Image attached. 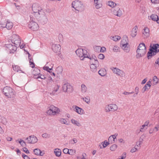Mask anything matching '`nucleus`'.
I'll return each mask as SVG.
<instances>
[{"mask_svg": "<svg viewBox=\"0 0 159 159\" xmlns=\"http://www.w3.org/2000/svg\"><path fill=\"white\" fill-rule=\"evenodd\" d=\"M40 73V70L37 68H35L32 72L34 75V78H35V76L37 77Z\"/></svg>", "mask_w": 159, "mask_h": 159, "instance_id": "a878e982", "label": "nucleus"}, {"mask_svg": "<svg viewBox=\"0 0 159 159\" xmlns=\"http://www.w3.org/2000/svg\"><path fill=\"white\" fill-rule=\"evenodd\" d=\"M138 150V148H137V144H136L135 146V147L133 148L130 150V152L132 153H133L137 151Z\"/></svg>", "mask_w": 159, "mask_h": 159, "instance_id": "603ef678", "label": "nucleus"}, {"mask_svg": "<svg viewBox=\"0 0 159 159\" xmlns=\"http://www.w3.org/2000/svg\"><path fill=\"white\" fill-rule=\"evenodd\" d=\"M98 73L102 76H104L107 74V71L105 69H101L98 71Z\"/></svg>", "mask_w": 159, "mask_h": 159, "instance_id": "cd10ccee", "label": "nucleus"}, {"mask_svg": "<svg viewBox=\"0 0 159 159\" xmlns=\"http://www.w3.org/2000/svg\"><path fill=\"white\" fill-rule=\"evenodd\" d=\"M63 91L65 92H71L72 90V87L68 83H65L62 86Z\"/></svg>", "mask_w": 159, "mask_h": 159, "instance_id": "dca6fc26", "label": "nucleus"}, {"mask_svg": "<svg viewBox=\"0 0 159 159\" xmlns=\"http://www.w3.org/2000/svg\"><path fill=\"white\" fill-rule=\"evenodd\" d=\"M39 78H40L41 79H44L46 78V77L44 75L40 74V73L37 77L35 76V79H38Z\"/></svg>", "mask_w": 159, "mask_h": 159, "instance_id": "a19ab883", "label": "nucleus"}, {"mask_svg": "<svg viewBox=\"0 0 159 159\" xmlns=\"http://www.w3.org/2000/svg\"><path fill=\"white\" fill-rule=\"evenodd\" d=\"M81 99L88 104H89L90 102V99L89 97L87 96L85 98H82Z\"/></svg>", "mask_w": 159, "mask_h": 159, "instance_id": "f704fd0d", "label": "nucleus"}, {"mask_svg": "<svg viewBox=\"0 0 159 159\" xmlns=\"http://www.w3.org/2000/svg\"><path fill=\"white\" fill-rule=\"evenodd\" d=\"M0 122L3 124L6 125L7 123V120L6 118L3 116H0Z\"/></svg>", "mask_w": 159, "mask_h": 159, "instance_id": "c85d7f7f", "label": "nucleus"}, {"mask_svg": "<svg viewBox=\"0 0 159 159\" xmlns=\"http://www.w3.org/2000/svg\"><path fill=\"white\" fill-rule=\"evenodd\" d=\"M62 34H59L58 35V38L60 42L62 40Z\"/></svg>", "mask_w": 159, "mask_h": 159, "instance_id": "0e129e2a", "label": "nucleus"}, {"mask_svg": "<svg viewBox=\"0 0 159 159\" xmlns=\"http://www.w3.org/2000/svg\"><path fill=\"white\" fill-rule=\"evenodd\" d=\"M108 5L110 7H111L112 8H115V7L116 6V4L112 1H109L108 2Z\"/></svg>", "mask_w": 159, "mask_h": 159, "instance_id": "c9c22d12", "label": "nucleus"}, {"mask_svg": "<svg viewBox=\"0 0 159 159\" xmlns=\"http://www.w3.org/2000/svg\"><path fill=\"white\" fill-rule=\"evenodd\" d=\"M111 69L113 72L118 76L122 77L125 75V72L118 68L112 67Z\"/></svg>", "mask_w": 159, "mask_h": 159, "instance_id": "ddd939ff", "label": "nucleus"}, {"mask_svg": "<svg viewBox=\"0 0 159 159\" xmlns=\"http://www.w3.org/2000/svg\"><path fill=\"white\" fill-rule=\"evenodd\" d=\"M151 2L154 4H158L159 3V0H151Z\"/></svg>", "mask_w": 159, "mask_h": 159, "instance_id": "bf43d9fd", "label": "nucleus"}, {"mask_svg": "<svg viewBox=\"0 0 159 159\" xmlns=\"http://www.w3.org/2000/svg\"><path fill=\"white\" fill-rule=\"evenodd\" d=\"M134 93V92H128L126 91H125L123 93V94L125 95H128L130 94Z\"/></svg>", "mask_w": 159, "mask_h": 159, "instance_id": "052dcab7", "label": "nucleus"}, {"mask_svg": "<svg viewBox=\"0 0 159 159\" xmlns=\"http://www.w3.org/2000/svg\"><path fill=\"white\" fill-rule=\"evenodd\" d=\"M118 134H115L114 135H112L111 136L113 137V141H115V139L116 138Z\"/></svg>", "mask_w": 159, "mask_h": 159, "instance_id": "e2e57ef3", "label": "nucleus"}, {"mask_svg": "<svg viewBox=\"0 0 159 159\" xmlns=\"http://www.w3.org/2000/svg\"><path fill=\"white\" fill-rule=\"evenodd\" d=\"M135 94L133 96L134 97H135L136 95H137L139 92V88L138 87H135Z\"/></svg>", "mask_w": 159, "mask_h": 159, "instance_id": "864d4df0", "label": "nucleus"}, {"mask_svg": "<svg viewBox=\"0 0 159 159\" xmlns=\"http://www.w3.org/2000/svg\"><path fill=\"white\" fill-rule=\"evenodd\" d=\"M117 148V145L116 144H113L111 146L110 149L112 151H115Z\"/></svg>", "mask_w": 159, "mask_h": 159, "instance_id": "58836bf2", "label": "nucleus"}, {"mask_svg": "<svg viewBox=\"0 0 159 159\" xmlns=\"http://www.w3.org/2000/svg\"><path fill=\"white\" fill-rule=\"evenodd\" d=\"M5 25V27L8 30H10L13 27V24L9 20H7L6 25Z\"/></svg>", "mask_w": 159, "mask_h": 159, "instance_id": "bb28decb", "label": "nucleus"}, {"mask_svg": "<svg viewBox=\"0 0 159 159\" xmlns=\"http://www.w3.org/2000/svg\"><path fill=\"white\" fill-rule=\"evenodd\" d=\"M120 45L122 48L125 52H129L130 50V48L128 40L126 41L125 39H123L121 42Z\"/></svg>", "mask_w": 159, "mask_h": 159, "instance_id": "9b49d317", "label": "nucleus"}, {"mask_svg": "<svg viewBox=\"0 0 159 159\" xmlns=\"http://www.w3.org/2000/svg\"><path fill=\"white\" fill-rule=\"evenodd\" d=\"M126 157V153L124 152L120 157L117 159H125Z\"/></svg>", "mask_w": 159, "mask_h": 159, "instance_id": "8fccbe9b", "label": "nucleus"}, {"mask_svg": "<svg viewBox=\"0 0 159 159\" xmlns=\"http://www.w3.org/2000/svg\"><path fill=\"white\" fill-rule=\"evenodd\" d=\"M98 58L100 59H103L104 58V56L103 54H100L98 56Z\"/></svg>", "mask_w": 159, "mask_h": 159, "instance_id": "5fc2aeb1", "label": "nucleus"}, {"mask_svg": "<svg viewBox=\"0 0 159 159\" xmlns=\"http://www.w3.org/2000/svg\"><path fill=\"white\" fill-rule=\"evenodd\" d=\"M59 121L61 122V123L66 124V125H68V123H67V121L64 118H60L59 119Z\"/></svg>", "mask_w": 159, "mask_h": 159, "instance_id": "a18cd8bd", "label": "nucleus"}, {"mask_svg": "<svg viewBox=\"0 0 159 159\" xmlns=\"http://www.w3.org/2000/svg\"><path fill=\"white\" fill-rule=\"evenodd\" d=\"M17 45L11 44H7L5 45L6 47L10 50V53H13L16 51Z\"/></svg>", "mask_w": 159, "mask_h": 159, "instance_id": "f3484780", "label": "nucleus"}, {"mask_svg": "<svg viewBox=\"0 0 159 159\" xmlns=\"http://www.w3.org/2000/svg\"><path fill=\"white\" fill-rule=\"evenodd\" d=\"M146 47L144 43H141L139 44L137 50V54L136 57L139 58L143 57L146 52Z\"/></svg>", "mask_w": 159, "mask_h": 159, "instance_id": "7ed1b4c3", "label": "nucleus"}, {"mask_svg": "<svg viewBox=\"0 0 159 159\" xmlns=\"http://www.w3.org/2000/svg\"><path fill=\"white\" fill-rule=\"evenodd\" d=\"M111 11L114 15L119 17L121 16L123 14L122 11L118 7L112 8Z\"/></svg>", "mask_w": 159, "mask_h": 159, "instance_id": "2eb2a0df", "label": "nucleus"}, {"mask_svg": "<svg viewBox=\"0 0 159 159\" xmlns=\"http://www.w3.org/2000/svg\"><path fill=\"white\" fill-rule=\"evenodd\" d=\"M102 144L103 145V148H105L110 144V143L108 142L107 140H105L102 143Z\"/></svg>", "mask_w": 159, "mask_h": 159, "instance_id": "49530a36", "label": "nucleus"}, {"mask_svg": "<svg viewBox=\"0 0 159 159\" xmlns=\"http://www.w3.org/2000/svg\"><path fill=\"white\" fill-rule=\"evenodd\" d=\"M149 122H146L144 125H142L140 129V131L143 132L147 128V126L148 125Z\"/></svg>", "mask_w": 159, "mask_h": 159, "instance_id": "c756f323", "label": "nucleus"}, {"mask_svg": "<svg viewBox=\"0 0 159 159\" xmlns=\"http://www.w3.org/2000/svg\"><path fill=\"white\" fill-rule=\"evenodd\" d=\"M145 136L143 134L141 136L140 138L139 139V143L138 145H137V148L138 147H140V145L142 144V143L143 141V139L145 138Z\"/></svg>", "mask_w": 159, "mask_h": 159, "instance_id": "473e14b6", "label": "nucleus"}, {"mask_svg": "<svg viewBox=\"0 0 159 159\" xmlns=\"http://www.w3.org/2000/svg\"><path fill=\"white\" fill-rule=\"evenodd\" d=\"M150 18L151 19L154 21H156L157 20H158V17L155 14H152L150 16Z\"/></svg>", "mask_w": 159, "mask_h": 159, "instance_id": "e433bc0d", "label": "nucleus"}, {"mask_svg": "<svg viewBox=\"0 0 159 159\" xmlns=\"http://www.w3.org/2000/svg\"><path fill=\"white\" fill-rule=\"evenodd\" d=\"M142 33L145 37L147 38L149 35V30L147 27H145L143 30Z\"/></svg>", "mask_w": 159, "mask_h": 159, "instance_id": "b1692460", "label": "nucleus"}, {"mask_svg": "<svg viewBox=\"0 0 159 159\" xmlns=\"http://www.w3.org/2000/svg\"><path fill=\"white\" fill-rule=\"evenodd\" d=\"M159 52V45L158 44L151 45L149 51L148 53V59H151L152 56L155 55Z\"/></svg>", "mask_w": 159, "mask_h": 159, "instance_id": "f03ea898", "label": "nucleus"}, {"mask_svg": "<svg viewBox=\"0 0 159 159\" xmlns=\"http://www.w3.org/2000/svg\"><path fill=\"white\" fill-rule=\"evenodd\" d=\"M42 136L43 138L45 139L49 138L50 137V134L47 133H45L42 134Z\"/></svg>", "mask_w": 159, "mask_h": 159, "instance_id": "ea45409f", "label": "nucleus"}, {"mask_svg": "<svg viewBox=\"0 0 159 159\" xmlns=\"http://www.w3.org/2000/svg\"><path fill=\"white\" fill-rule=\"evenodd\" d=\"M81 91L83 93H85L87 92L88 89L85 85L82 84L81 85Z\"/></svg>", "mask_w": 159, "mask_h": 159, "instance_id": "2f4dec72", "label": "nucleus"}, {"mask_svg": "<svg viewBox=\"0 0 159 159\" xmlns=\"http://www.w3.org/2000/svg\"><path fill=\"white\" fill-rule=\"evenodd\" d=\"M19 142L20 145L22 147H25L26 146V142H25L23 140L20 139Z\"/></svg>", "mask_w": 159, "mask_h": 159, "instance_id": "c03bdc74", "label": "nucleus"}, {"mask_svg": "<svg viewBox=\"0 0 159 159\" xmlns=\"http://www.w3.org/2000/svg\"><path fill=\"white\" fill-rule=\"evenodd\" d=\"M72 7L75 10L76 12H81L84 10V6L82 3L79 1H75L72 3Z\"/></svg>", "mask_w": 159, "mask_h": 159, "instance_id": "39448f33", "label": "nucleus"}, {"mask_svg": "<svg viewBox=\"0 0 159 159\" xmlns=\"http://www.w3.org/2000/svg\"><path fill=\"white\" fill-rule=\"evenodd\" d=\"M22 156L24 159H30L29 157L25 155L24 154H22Z\"/></svg>", "mask_w": 159, "mask_h": 159, "instance_id": "338daca9", "label": "nucleus"}, {"mask_svg": "<svg viewBox=\"0 0 159 159\" xmlns=\"http://www.w3.org/2000/svg\"><path fill=\"white\" fill-rule=\"evenodd\" d=\"M43 68L44 70H47V71H49V70H52V67L49 68L48 67L46 66H44Z\"/></svg>", "mask_w": 159, "mask_h": 159, "instance_id": "4d7b16f0", "label": "nucleus"}, {"mask_svg": "<svg viewBox=\"0 0 159 159\" xmlns=\"http://www.w3.org/2000/svg\"><path fill=\"white\" fill-rule=\"evenodd\" d=\"M118 109L117 106L114 104H111L105 106V111L107 112H114L116 111Z\"/></svg>", "mask_w": 159, "mask_h": 159, "instance_id": "9d476101", "label": "nucleus"}, {"mask_svg": "<svg viewBox=\"0 0 159 159\" xmlns=\"http://www.w3.org/2000/svg\"><path fill=\"white\" fill-rule=\"evenodd\" d=\"M150 87L145 84L143 88L142 92V93H144L148 89L150 88Z\"/></svg>", "mask_w": 159, "mask_h": 159, "instance_id": "de8ad7c7", "label": "nucleus"}, {"mask_svg": "<svg viewBox=\"0 0 159 159\" xmlns=\"http://www.w3.org/2000/svg\"><path fill=\"white\" fill-rule=\"evenodd\" d=\"M33 13L30 16H33L41 22L45 23L48 21V18L44 10L38 4L34 3L32 6Z\"/></svg>", "mask_w": 159, "mask_h": 159, "instance_id": "f257e3e1", "label": "nucleus"}, {"mask_svg": "<svg viewBox=\"0 0 159 159\" xmlns=\"http://www.w3.org/2000/svg\"><path fill=\"white\" fill-rule=\"evenodd\" d=\"M138 29V26L136 25L132 29L131 31L130 35L133 38H134L136 36Z\"/></svg>", "mask_w": 159, "mask_h": 159, "instance_id": "5701e85b", "label": "nucleus"}, {"mask_svg": "<svg viewBox=\"0 0 159 159\" xmlns=\"http://www.w3.org/2000/svg\"><path fill=\"white\" fill-rule=\"evenodd\" d=\"M30 19L29 24V28L33 31L38 30L39 28V26L38 24L35 21V18L33 17V16H30Z\"/></svg>", "mask_w": 159, "mask_h": 159, "instance_id": "0eeeda50", "label": "nucleus"}, {"mask_svg": "<svg viewBox=\"0 0 159 159\" xmlns=\"http://www.w3.org/2000/svg\"><path fill=\"white\" fill-rule=\"evenodd\" d=\"M61 48V46L59 44H53L52 45V50L55 52H59Z\"/></svg>", "mask_w": 159, "mask_h": 159, "instance_id": "a211bd4d", "label": "nucleus"}, {"mask_svg": "<svg viewBox=\"0 0 159 159\" xmlns=\"http://www.w3.org/2000/svg\"><path fill=\"white\" fill-rule=\"evenodd\" d=\"M75 52L77 55L80 57L81 60H84V59L86 58H88L89 59L90 57L89 56V53L86 50L79 48Z\"/></svg>", "mask_w": 159, "mask_h": 159, "instance_id": "20e7f679", "label": "nucleus"}, {"mask_svg": "<svg viewBox=\"0 0 159 159\" xmlns=\"http://www.w3.org/2000/svg\"><path fill=\"white\" fill-rule=\"evenodd\" d=\"M90 63L91 64L90 68L91 71L93 72H95L97 71V67L98 65V62L97 60H95L93 57H90Z\"/></svg>", "mask_w": 159, "mask_h": 159, "instance_id": "1a4fd4ad", "label": "nucleus"}, {"mask_svg": "<svg viewBox=\"0 0 159 159\" xmlns=\"http://www.w3.org/2000/svg\"><path fill=\"white\" fill-rule=\"evenodd\" d=\"M3 93L6 96L9 98H12L15 95L13 90L11 88L7 86L4 88Z\"/></svg>", "mask_w": 159, "mask_h": 159, "instance_id": "423d86ee", "label": "nucleus"}, {"mask_svg": "<svg viewBox=\"0 0 159 159\" xmlns=\"http://www.w3.org/2000/svg\"><path fill=\"white\" fill-rule=\"evenodd\" d=\"M11 39L12 43L15 45L18 46L20 43V40L19 36L15 34L12 35Z\"/></svg>", "mask_w": 159, "mask_h": 159, "instance_id": "f8f14e48", "label": "nucleus"}, {"mask_svg": "<svg viewBox=\"0 0 159 159\" xmlns=\"http://www.w3.org/2000/svg\"><path fill=\"white\" fill-rule=\"evenodd\" d=\"M60 111V110L59 108L52 105L50 107L49 109L47 111V113L49 116H53L58 114Z\"/></svg>", "mask_w": 159, "mask_h": 159, "instance_id": "6e6552de", "label": "nucleus"}, {"mask_svg": "<svg viewBox=\"0 0 159 159\" xmlns=\"http://www.w3.org/2000/svg\"><path fill=\"white\" fill-rule=\"evenodd\" d=\"M63 70V68L61 66H59L56 68L55 70V72L57 74V77L59 78L61 76Z\"/></svg>", "mask_w": 159, "mask_h": 159, "instance_id": "6ab92c4d", "label": "nucleus"}, {"mask_svg": "<svg viewBox=\"0 0 159 159\" xmlns=\"http://www.w3.org/2000/svg\"><path fill=\"white\" fill-rule=\"evenodd\" d=\"M75 152L76 151L75 150L70 149L69 150L68 154L71 155H74L75 154Z\"/></svg>", "mask_w": 159, "mask_h": 159, "instance_id": "09e8293b", "label": "nucleus"}, {"mask_svg": "<svg viewBox=\"0 0 159 159\" xmlns=\"http://www.w3.org/2000/svg\"><path fill=\"white\" fill-rule=\"evenodd\" d=\"M74 111L80 115H83L84 113V111L83 109L76 106H75Z\"/></svg>", "mask_w": 159, "mask_h": 159, "instance_id": "aec40b11", "label": "nucleus"}, {"mask_svg": "<svg viewBox=\"0 0 159 159\" xmlns=\"http://www.w3.org/2000/svg\"><path fill=\"white\" fill-rule=\"evenodd\" d=\"M60 87V86L57 85L56 86L55 88V89L53 90V91L52 92V93H51V94H52V95H54L55 94V93L58 91L59 88Z\"/></svg>", "mask_w": 159, "mask_h": 159, "instance_id": "37998d69", "label": "nucleus"}, {"mask_svg": "<svg viewBox=\"0 0 159 159\" xmlns=\"http://www.w3.org/2000/svg\"><path fill=\"white\" fill-rule=\"evenodd\" d=\"M94 3L95 7L97 9L100 8L102 6L101 0H94Z\"/></svg>", "mask_w": 159, "mask_h": 159, "instance_id": "4be33fe9", "label": "nucleus"}, {"mask_svg": "<svg viewBox=\"0 0 159 159\" xmlns=\"http://www.w3.org/2000/svg\"><path fill=\"white\" fill-rule=\"evenodd\" d=\"M108 142L109 143L110 142V143L111 144L115 142V141H113V137H112V136H111V135L109 137L108 139Z\"/></svg>", "mask_w": 159, "mask_h": 159, "instance_id": "3c124183", "label": "nucleus"}, {"mask_svg": "<svg viewBox=\"0 0 159 159\" xmlns=\"http://www.w3.org/2000/svg\"><path fill=\"white\" fill-rule=\"evenodd\" d=\"M119 48L117 46H115L113 48V51L115 52H117L119 50Z\"/></svg>", "mask_w": 159, "mask_h": 159, "instance_id": "6e6d98bb", "label": "nucleus"}, {"mask_svg": "<svg viewBox=\"0 0 159 159\" xmlns=\"http://www.w3.org/2000/svg\"><path fill=\"white\" fill-rule=\"evenodd\" d=\"M54 152L57 156L60 157L61 154V150L59 149L56 148L54 149Z\"/></svg>", "mask_w": 159, "mask_h": 159, "instance_id": "7c9ffc66", "label": "nucleus"}, {"mask_svg": "<svg viewBox=\"0 0 159 159\" xmlns=\"http://www.w3.org/2000/svg\"><path fill=\"white\" fill-rule=\"evenodd\" d=\"M110 39L114 41H116L120 39V37L118 35L115 36H111Z\"/></svg>", "mask_w": 159, "mask_h": 159, "instance_id": "72a5a7b5", "label": "nucleus"}, {"mask_svg": "<svg viewBox=\"0 0 159 159\" xmlns=\"http://www.w3.org/2000/svg\"><path fill=\"white\" fill-rule=\"evenodd\" d=\"M13 68L15 71L17 72H20L21 71V70H20V68L18 66L15 65H13Z\"/></svg>", "mask_w": 159, "mask_h": 159, "instance_id": "4c0bfd02", "label": "nucleus"}, {"mask_svg": "<svg viewBox=\"0 0 159 159\" xmlns=\"http://www.w3.org/2000/svg\"><path fill=\"white\" fill-rule=\"evenodd\" d=\"M118 140L119 141V142L120 143H125L124 141L123 140V139H118Z\"/></svg>", "mask_w": 159, "mask_h": 159, "instance_id": "774afa93", "label": "nucleus"}, {"mask_svg": "<svg viewBox=\"0 0 159 159\" xmlns=\"http://www.w3.org/2000/svg\"><path fill=\"white\" fill-rule=\"evenodd\" d=\"M34 152L35 155L37 156H42L44 153H43L40 149L39 148H36L34 150Z\"/></svg>", "mask_w": 159, "mask_h": 159, "instance_id": "393cba45", "label": "nucleus"}, {"mask_svg": "<svg viewBox=\"0 0 159 159\" xmlns=\"http://www.w3.org/2000/svg\"><path fill=\"white\" fill-rule=\"evenodd\" d=\"M152 80L153 82V84H157L159 82L158 79L157 77L156 76H155L153 77Z\"/></svg>", "mask_w": 159, "mask_h": 159, "instance_id": "79ce46f5", "label": "nucleus"}, {"mask_svg": "<svg viewBox=\"0 0 159 159\" xmlns=\"http://www.w3.org/2000/svg\"><path fill=\"white\" fill-rule=\"evenodd\" d=\"M63 152L65 154H68L69 152V149L68 148H64L63 150Z\"/></svg>", "mask_w": 159, "mask_h": 159, "instance_id": "13d9d810", "label": "nucleus"}, {"mask_svg": "<svg viewBox=\"0 0 159 159\" xmlns=\"http://www.w3.org/2000/svg\"><path fill=\"white\" fill-rule=\"evenodd\" d=\"M26 143L30 144L36 143L38 141V139L34 135H31L27 137L26 139Z\"/></svg>", "mask_w": 159, "mask_h": 159, "instance_id": "4468645a", "label": "nucleus"}, {"mask_svg": "<svg viewBox=\"0 0 159 159\" xmlns=\"http://www.w3.org/2000/svg\"><path fill=\"white\" fill-rule=\"evenodd\" d=\"M70 122L73 125L78 127H80L82 125L80 121L77 120H75L74 119H72L70 120Z\"/></svg>", "mask_w": 159, "mask_h": 159, "instance_id": "412c9836", "label": "nucleus"}, {"mask_svg": "<svg viewBox=\"0 0 159 159\" xmlns=\"http://www.w3.org/2000/svg\"><path fill=\"white\" fill-rule=\"evenodd\" d=\"M23 151L26 153H29L30 152L28 150L27 148L25 147L23 148Z\"/></svg>", "mask_w": 159, "mask_h": 159, "instance_id": "680f3d73", "label": "nucleus"}, {"mask_svg": "<svg viewBox=\"0 0 159 159\" xmlns=\"http://www.w3.org/2000/svg\"><path fill=\"white\" fill-rule=\"evenodd\" d=\"M30 66L32 68H34V64L30 61Z\"/></svg>", "mask_w": 159, "mask_h": 159, "instance_id": "69168bd1", "label": "nucleus"}]
</instances>
